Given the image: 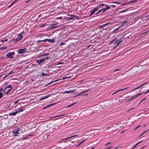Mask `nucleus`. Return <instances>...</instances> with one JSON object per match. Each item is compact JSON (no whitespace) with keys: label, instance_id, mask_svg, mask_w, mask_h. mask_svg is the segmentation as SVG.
Returning <instances> with one entry per match:
<instances>
[{"label":"nucleus","instance_id":"nucleus-1","mask_svg":"<svg viewBox=\"0 0 149 149\" xmlns=\"http://www.w3.org/2000/svg\"><path fill=\"white\" fill-rule=\"evenodd\" d=\"M18 37L15 39H12L10 41V42H14V43L20 40L22 38V36H21V34H19L18 36Z\"/></svg>","mask_w":149,"mask_h":149},{"label":"nucleus","instance_id":"nucleus-45","mask_svg":"<svg viewBox=\"0 0 149 149\" xmlns=\"http://www.w3.org/2000/svg\"><path fill=\"white\" fill-rule=\"evenodd\" d=\"M13 70H12L8 74V75H10L11 74L13 73Z\"/></svg>","mask_w":149,"mask_h":149},{"label":"nucleus","instance_id":"nucleus-56","mask_svg":"<svg viewBox=\"0 0 149 149\" xmlns=\"http://www.w3.org/2000/svg\"><path fill=\"white\" fill-rule=\"evenodd\" d=\"M141 87H142V86H141H141H139L136 87V88L137 89L140 88Z\"/></svg>","mask_w":149,"mask_h":149},{"label":"nucleus","instance_id":"nucleus-42","mask_svg":"<svg viewBox=\"0 0 149 149\" xmlns=\"http://www.w3.org/2000/svg\"><path fill=\"white\" fill-rule=\"evenodd\" d=\"M3 94L2 93L0 92V99L3 96Z\"/></svg>","mask_w":149,"mask_h":149},{"label":"nucleus","instance_id":"nucleus-26","mask_svg":"<svg viewBox=\"0 0 149 149\" xmlns=\"http://www.w3.org/2000/svg\"><path fill=\"white\" fill-rule=\"evenodd\" d=\"M24 110H25V108H22V109H20L19 111H17V112H18V113H19V112L22 111H24Z\"/></svg>","mask_w":149,"mask_h":149},{"label":"nucleus","instance_id":"nucleus-36","mask_svg":"<svg viewBox=\"0 0 149 149\" xmlns=\"http://www.w3.org/2000/svg\"><path fill=\"white\" fill-rule=\"evenodd\" d=\"M49 57H44V58H43L42 59H43V60H44V61L45 60L48 59H49Z\"/></svg>","mask_w":149,"mask_h":149},{"label":"nucleus","instance_id":"nucleus-7","mask_svg":"<svg viewBox=\"0 0 149 149\" xmlns=\"http://www.w3.org/2000/svg\"><path fill=\"white\" fill-rule=\"evenodd\" d=\"M98 10V8H97V7L94 8V9H93V10L91 12L90 14L88 16V17L91 16V15H92L94 14L95 13V12Z\"/></svg>","mask_w":149,"mask_h":149},{"label":"nucleus","instance_id":"nucleus-23","mask_svg":"<svg viewBox=\"0 0 149 149\" xmlns=\"http://www.w3.org/2000/svg\"><path fill=\"white\" fill-rule=\"evenodd\" d=\"M77 136V135H73V136H70V137L67 138H66L65 139H63L62 140V141L66 140H67L68 139H69L70 138H71L72 137H73L75 136Z\"/></svg>","mask_w":149,"mask_h":149},{"label":"nucleus","instance_id":"nucleus-13","mask_svg":"<svg viewBox=\"0 0 149 149\" xmlns=\"http://www.w3.org/2000/svg\"><path fill=\"white\" fill-rule=\"evenodd\" d=\"M106 8L104 7L103 8H102V10H103L104 11H105L107 10H109L111 8V6H109L108 5H107L106 6Z\"/></svg>","mask_w":149,"mask_h":149},{"label":"nucleus","instance_id":"nucleus-10","mask_svg":"<svg viewBox=\"0 0 149 149\" xmlns=\"http://www.w3.org/2000/svg\"><path fill=\"white\" fill-rule=\"evenodd\" d=\"M107 5L104 3L100 4L99 5H98L97 7L98 8V10L100 9H102L107 6Z\"/></svg>","mask_w":149,"mask_h":149},{"label":"nucleus","instance_id":"nucleus-29","mask_svg":"<svg viewBox=\"0 0 149 149\" xmlns=\"http://www.w3.org/2000/svg\"><path fill=\"white\" fill-rule=\"evenodd\" d=\"M127 10V9H125V10H124L120 11L119 12L120 13H123V12H126Z\"/></svg>","mask_w":149,"mask_h":149},{"label":"nucleus","instance_id":"nucleus-3","mask_svg":"<svg viewBox=\"0 0 149 149\" xmlns=\"http://www.w3.org/2000/svg\"><path fill=\"white\" fill-rule=\"evenodd\" d=\"M15 54V53L14 52H8L6 55V58H13V55H14Z\"/></svg>","mask_w":149,"mask_h":149},{"label":"nucleus","instance_id":"nucleus-6","mask_svg":"<svg viewBox=\"0 0 149 149\" xmlns=\"http://www.w3.org/2000/svg\"><path fill=\"white\" fill-rule=\"evenodd\" d=\"M57 24V23L56 24H51L50 25L51 26L49 27V28H48L47 29V30H50L54 29L58 27V26H55V25H56Z\"/></svg>","mask_w":149,"mask_h":149},{"label":"nucleus","instance_id":"nucleus-14","mask_svg":"<svg viewBox=\"0 0 149 149\" xmlns=\"http://www.w3.org/2000/svg\"><path fill=\"white\" fill-rule=\"evenodd\" d=\"M109 24V23H106L100 26L99 27V28L100 29H101L102 28H104L106 26H107Z\"/></svg>","mask_w":149,"mask_h":149},{"label":"nucleus","instance_id":"nucleus-61","mask_svg":"<svg viewBox=\"0 0 149 149\" xmlns=\"http://www.w3.org/2000/svg\"><path fill=\"white\" fill-rule=\"evenodd\" d=\"M111 143H107L106 144H105V146H107V145H108V144H110Z\"/></svg>","mask_w":149,"mask_h":149},{"label":"nucleus","instance_id":"nucleus-11","mask_svg":"<svg viewBox=\"0 0 149 149\" xmlns=\"http://www.w3.org/2000/svg\"><path fill=\"white\" fill-rule=\"evenodd\" d=\"M36 61V62L40 65H42L44 64V61L42 58L39 60H37Z\"/></svg>","mask_w":149,"mask_h":149},{"label":"nucleus","instance_id":"nucleus-32","mask_svg":"<svg viewBox=\"0 0 149 149\" xmlns=\"http://www.w3.org/2000/svg\"><path fill=\"white\" fill-rule=\"evenodd\" d=\"M137 1V0H133V1H130L128 2V3H134V2H136Z\"/></svg>","mask_w":149,"mask_h":149},{"label":"nucleus","instance_id":"nucleus-62","mask_svg":"<svg viewBox=\"0 0 149 149\" xmlns=\"http://www.w3.org/2000/svg\"><path fill=\"white\" fill-rule=\"evenodd\" d=\"M68 78V77H63L62 79H64L65 78Z\"/></svg>","mask_w":149,"mask_h":149},{"label":"nucleus","instance_id":"nucleus-22","mask_svg":"<svg viewBox=\"0 0 149 149\" xmlns=\"http://www.w3.org/2000/svg\"><path fill=\"white\" fill-rule=\"evenodd\" d=\"M17 1V0H15V1H14L13 2H12V3H11V4L10 5H9V6H8V8H10V7L11 6H12L15 3L16 1Z\"/></svg>","mask_w":149,"mask_h":149},{"label":"nucleus","instance_id":"nucleus-40","mask_svg":"<svg viewBox=\"0 0 149 149\" xmlns=\"http://www.w3.org/2000/svg\"><path fill=\"white\" fill-rule=\"evenodd\" d=\"M127 22V21H125L124 22H123L122 23V26H124V24H125V23Z\"/></svg>","mask_w":149,"mask_h":149},{"label":"nucleus","instance_id":"nucleus-16","mask_svg":"<svg viewBox=\"0 0 149 149\" xmlns=\"http://www.w3.org/2000/svg\"><path fill=\"white\" fill-rule=\"evenodd\" d=\"M18 113V112H17V111H16L15 112H12V113H9V115L10 116H15V115H16L17 113Z\"/></svg>","mask_w":149,"mask_h":149},{"label":"nucleus","instance_id":"nucleus-15","mask_svg":"<svg viewBox=\"0 0 149 149\" xmlns=\"http://www.w3.org/2000/svg\"><path fill=\"white\" fill-rule=\"evenodd\" d=\"M8 88H10L9 89L11 90L12 88V86L11 85H8L7 86L5 87L4 90V92H5L6 91V90Z\"/></svg>","mask_w":149,"mask_h":149},{"label":"nucleus","instance_id":"nucleus-59","mask_svg":"<svg viewBox=\"0 0 149 149\" xmlns=\"http://www.w3.org/2000/svg\"><path fill=\"white\" fill-rule=\"evenodd\" d=\"M136 89H137L136 88H135L132 89V91H135V90H136Z\"/></svg>","mask_w":149,"mask_h":149},{"label":"nucleus","instance_id":"nucleus-64","mask_svg":"<svg viewBox=\"0 0 149 149\" xmlns=\"http://www.w3.org/2000/svg\"><path fill=\"white\" fill-rule=\"evenodd\" d=\"M102 14L105 12V11H104V10H103L102 11Z\"/></svg>","mask_w":149,"mask_h":149},{"label":"nucleus","instance_id":"nucleus-49","mask_svg":"<svg viewBox=\"0 0 149 149\" xmlns=\"http://www.w3.org/2000/svg\"><path fill=\"white\" fill-rule=\"evenodd\" d=\"M65 43L61 42L60 43V45H63L65 44Z\"/></svg>","mask_w":149,"mask_h":149},{"label":"nucleus","instance_id":"nucleus-44","mask_svg":"<svg viewBox=\"0 0 149 149\" xmlns=\"http://www.w3.org/2000/svg\"><path fill=\"white\" fill-rule=\"evenodd\" d=\"M47 74H45V73H42V76H47Z\"/></svg>","mask_w":149,"mask_h":149},{"label":"nucleus","instance_id":"nucleus-52","mask_svg":"<svg viewBox=\"0 0 149 149\" xmlns=\"http://www.w3.org/2000/svg\"><path fill=\"white\" fill-rule=\"evenodd\" d=\"M146 99V97H145V98L143 99L142 100H141V102H143L144 100H145Z\"/></svg>","mask_w":149,"mask_h":149},{"label":"nucleus","instance_id":"nucleus-19","mask_svg":"<svg viewBox=\"0 0 149 149\" xmlns=\"http://www.w3.org/2000/svg\"><path fill=\"white\" fill-rule=\"evenodd\" d=\"M51 95V94L47 96H46L44 97H42L40 98V100H43L49 97Z\"/></svg>","mask_w":149,"mask_h":149},{"label":"nucleus","instance_id":"nucleus-37","mask_svg":"<svg viewBox=\"0 0 149 149\" xmlns=\"http://www.w3.org/2000/svg\"><path fill=\"white\" fill-rule=\"evenodd\" d=\"M65 114H62V115H59V116H56L54 117L62 116H65Z\"/></svg>","mask_w":149,"mask_h":149},{"label":"nucleus","instance_id":"nucleus-55","mask_svg":"<svg viewBox=\"0 0 149 149\" xmlns=\"http://www.w3.org/2000/svg\"><path fill=\"white\" fill-rule=\"evenodd\" d=\"M111 6V7L112 6L113 8H114L116 7V6L113 5H112Z\"/></svg>","mask_w":149,"mask_h":149},{"label":"nucleus","instance_id":"nucleus-17","mask_svg":"<svg viewBox=\"0 0 149 149\" xmlns=\"http://www.w3.org/2000/svg\"><path fill=\"white\" fill-rule=\"evenodd\" d=\"M129 87H127L126 88H123V89H120L119 90H118L116 91L115 92L113 93L112 94V95H114V94H116V93H117L118 92H120V91H122L123 90H125L127 88H128Z\"/></svg>","mask_w":149,"mask_h":149},{"label":"nucleus","instance_id":"nucleus-30","mask_svg":"<svg viewBox=\"0 0 149 149\" xmlns=\"http://www.w3.org/2000/svg\"><path fill=\"white\" fill-rule=\"evenodd\" d=\"M117 38H115L114 39H113L110 42L111 43H112L115 42L117 39Z\"/></svg>","mask_w":149,"mask_h":149},{"label":"nucleus","instance_id":"nucleus-2","mask_svg":"<svg viewBox=\"0 0 149 149\" xmlns=\"http://www.w3.org/2000/svg\"><path fill=\"white\" fill-rule=\"evenodd\" d=\"M20 131L19 128L18 127H15L13 130V132L14 134V136H18L17 134H19V132Z\"/></svg>","mask_w":149,"mask_h":149},{"label":"nucleus","instance_id":"nucleus-20","mask_svg":"<svg viewBox=\"0 0 149 149\" xmlns=\"http://www.w3.org/2000/svg\"><path fill=\"white\" fill-rule=\"evenodd\" d=\"M56 103H53L52 104H50L47 106L44 107H43V108H42V109H45L48 107H51V106H52L54 105V104H55Z\"/></svg>","mask_w":149,"mask_h":149},{"label":"nucleus","instance_id":"nucleus-35","mask_svg":"<svg viewBox=\"0 0 149 149\" xmlns=\"http://www.w3.org/2000/svg\"><path fill=\"white\" fill-rule=\"evenodd\" d=\"M102 9H100V10L97 13H96V14H97L99 13H100L101 12H102Z\"/></svg>","mask_w":149,"mask_h":149},{"label":"nucleus","instance_id":"nucleus-39","mask_svg":"<svg viewBox=\"0 0 149 149\" xmlns=\"http://www.w3.org/2000/svg\"><path fill=\"white\" fill-rule=\"evenodd\" d=\"M141 126V125H139L138 126H137L136 128H135L134 129V130H136V129H138L139 128V127H140Z\"/></svg>","mask_w":149,"mask_h":149},{"label":"nucleus","instance_id":"nucleus-18","mask_svg":"<svg viewBox=\"0 0 149 149\" xmlns=\"http://www.w3.org/2000/svg\"><path fill=\"white\" fill-rule=\"evenodd\" d=\"M75 90H72L71 91H65L64 92V93H73L74 92Z\"/></svg>","mask_w":149,"mask_h":149},{"label":"nucleus","instance_id":"nucleus-43","mask_svg":"<svg viewBox=\"0 0 149 149\" xmlns=\"http://www.w3.org/2000/svg\"><path fill=\"white\" fill-rule=\"evenodd\" d=\"M148 131V130H147L145 132H144L143 133L141 134L139 136V137H140L141 136H142L143 134H144L145 133H146V132H147Z\"/></svg>","mask_w":149,"mask_h":149},{"label":"nucleus","instance_id":"nucleus-46","mask_svg":"<svg viewBox=\"0 0 149 149\" xmlns=\"http://www.w3.org/2000/svg\"><path fill=\"white\" fill-rule=\"evenodd\" d=\"M112 3H118L119 4H120V2H118V1L112 2Z\"/></svg>","mask_w":149,"mask_h":149},{"label":"nucleus","instance_id":"nucleus-57","mask_svg":"<svg viewBox=\"0 0 149 149\" xmlns=\"http://www.w3.org/2000/svg\"><path fill=\"white\" fill-rule=\"evenodd\" d=\"M8 75V74L7 75H6V76H5V77H3V79H4V78H6V77H8V75Z\"/></svg>","mask_w":149,"mask_h":149},{"label":"nucleus","instance_id":"nucleus-27","mask_svg":"<svg viewBox=\"0 0 149 149\" xmlns=\"http://www.w3.org/2000/svg\"><path fill=\"white\" fill-rule=\"evenodd\" d=\"M7 48V47H1L0 48V50H3L4 49H6Z\"/></svg>","mask_w":149,"mask_h":149},{"label":"nucleus","instance_id":"nucleus-53","mask_svg":"<svg viewBox=\"0 0 149 149\" xmlns=\"http://www.w3.org/2000/svg\"><path fill=\"white\" fill-rule=\"evenodd\" d=\"M62 19V17H57V18H56V19Z\"/></svg>","mask_w":149,"mask_h":149},{"label":"nucleus","instance_id":"nucleus-8","mask_svg":"<svg viewBox=\"0 0 149 149\" xmlns=\"http://www.w3.org/2000/svg\"><path fill=\"white\" fill-rule=\"evenodd\" d=\"M122 37L121 38V39L117 40L114 43L115 44H117L114 47V48H116V47L118 46L119 45V44L122 42V40H121Z\"/></svg>","mask_w":149,"mask_h":149},{"label":"nucleus","instance_id":"nucleus-24","mask_svg":"<svg viewBox=\"0 0 149 149\" xmlns=\"http://www.w3.org/2000/svg\"><path fill=\"white\" fill-rule=\"evenodd\" d=\"M85 141H82L80 142L79 143L77 144L76 146V147H78L82 143Z\"/></svg>","mask_w":149,"mask_h":149},{"label":"nucleus","instance_id":"nucleus-21","mask_svg":"<svg viewBox=\"0 0 149 149\" xmlns=\"http://www.w3.org/2000/svg\"><path fill=\"white\" fill-rule=\"evenodd\" d=\"M91 88H90V89H88V90H86V91H84V92H82V93H80V94H77V95H75V96L74 97H77V96H79V95H81V94H83V93H85L86 92H87L88 91H89V90H91Z\"/></svg>","mask_w":149,"mask_h":149},{"label":"nucleus","instance_id":"nucleus-4","mask_svg":"<svg viewBox=\"0 0 149 149\" xmlns=\"http://www.w3.org/2000/svg\"><path fill=\"white\" fill-rule=\"evenodd\" d=\"M18 54H22L26 52V48L24 49H20L17 50Z\"/></svg>","mask_w":149,"mask_h":149},{"label":"nucleus","instance_id":"nucleus-58","mask_svg":"<svg viewBox=\"0 0 149 149\" xmlns=\"http://www.w3.org/2000/svg\"><path fill=\"white\" fill-rule=\"evenodd\" d=\"M3 91V88H0V92L2 91Z\"/></svg>","mask_w":149,"mask_h":149},{"label":"nucleus","instance_id":"nucleus-41","mask_svg":"<svg viewBox=\"0 0 149 149\" xmlns=\"http://www.w3.org/2000/svg\"><path fill=\"white\" fill-rule=\"evenodd\" d=\"M120 27H120H118V28L115 29L114 30H113V32L114 33H115L116 31V30H117Z\"/></svg>","mask_w":149,"mask_h":149},{"label":"nucleus","instance_id":"nucleus-34","mask_svg":"<svg viewBox=\"0 0 149 149\" xmlns=\"http://www.w3.org/2000/svg\"><path fill=\"white\" fill-rule=\"evenodd\" d=\"M58 80H55L54 81H52L51 83H49L47 84V85H45V86H47L48 85H50V84H51L52 83H53L55 81V82H56L57 81H58Z\"/></svg>","mask_w":149,"mask_h":149},{"label":"nucleus","instance_id":"nucleus-31","mask_svg":"<svg viewBox=\"0 0 149 149\" xmlns=\"http://www.w3.org/2000/svg\"><path fill=\"white\" fill-rule=\"evenodd\" d=\"M76 103V102H75V103H72L70 105H69V106H68V107H67V108H69V107H71V106H73V105H74V104H75Z\"/></svg>","mask_w":149,"mask_h":149},{"label":"nucleus","instance_id":"nucleus-48","mask_svg":"<svg viewBox=\"0 0 149 149\" xmlns=\"http://www.w3.org/2000/svg\"><path fill=\"white\" fill-rule=\"evenodd\" d=\"M44 42V41H43V40L37 41V42Z\"/></svg>","mask_w":149,"mask_h":149},{"label":"nucleus","instance_id":"nucleus-12","mask_svg":"<svg viewBox=\"0 0 149 149\" xmlns=\"http://www.w3.org/2000/svg\"><path fill=\"white\" fill-rule=\"evenodd\" d=\"M143 92L141 93H139V94H136V95H135L134 97H132L127 102L131 101V100H133L134 99L137 97H138L139 96L141 95Z\"/></svg>","mask_w":149,"mask_h":149},{"label":"nucleus","instance_id":"nucleus-28","mask_svg":"<svg viewBox=\"0 0 149 149\" xmlns=\"http://www.w3.org/2000/svg\"><path fill=\"white\" fill-rule=\"evenodd\" d=\"M11 90V89H8L7 90V91L6 90V91L4 92L6 94H8L9 93Z\"/></svg>","mask_w":149,"mask_h":149},{"label":"nucleus","instance_id":"nucleus-50","mask_svg":"<svg viewBox=\"0 0 149 149\" xmlns=\"http://www.w3.org/2000/svg\"><path fill=\"white\" fill-rule=\"evenodd\" d=\"M149 93V89L147 91L145 92L144 93V94H146L147 93Z\"/></svg>","mask_w":149,"mask_h":149},{"label":"nucleus","instance_id":"nucleus-9","mask_svg":"<svg viewBox=\"0 0 149 149\" xmlns=\"http://www.w3.org/2000/svg\"><path fill=\"white\" fill-rule=\"evenodd\" d=\"M43 41L44 42H47V41L48 42L51 43H54L55 42L54 40V38L52 39H46L44 40Z\"/></svg>","mask_w":149,"mask_h":149},{"label":"nucleus","instance_id":"nucleus-54","mask_svg":"<svg viewBox=\"0 0 149 149\" xmlns=\"http://www.w3.org/2000/svg\"><path fill=\"white\" fill-rule=\"evenodd\" d=\"M18 101H19V100H16V101H15V102H14L15 104L17 103Z\"/></svg>","mask_w":149,"mask_h":149},{"label":"nucleus","instance_id":"nucleus-33","mask_svg":"<svg viewBox=\"0 0 149 149\" xmlns=\"http://www.w3.org/2000/svg\"><path fill=\"white\" fill-rule=\"evenodd\" d=\"M49 54L48 53H44V54H42V56H47V55H48Z\"/></svg>","mask_w":149,"mask_h":149},{"label":"nucleus","instance_id":"nucleus-47","mask_svg":"<svg viewBox=\"0 0 149 149\" xmlns=\"http://www.w3.org/2000/svg\"><path fill=\"white\" fill-rule=\"evenodd\" d=\"M148 83V82H146V83H145L142 84V85H141V86L142 87V86H144V85L147 84Z\"/></svg>","mask_w":149,"mask_h":149},{"label":"nucleus","instance_id":"nucleus-63","mask_svg":"<svg viewBox=\"0 0 149 149\" xmlns=\"http://www.w3.org/2000/svg\"><path fill=\"white\" fill-rule=\"evenodd\" d=\"M112 147V146H111V147H109V148H106V149H109L110 148H111Z\"/></svg>","mask_w":149,"mask_h":149},{"label":"nucleus","instance_id":"nucleus-60","mask_svg":"<svg viewBox=\"0 0 149 149\" xmlns=\"http://www.w3.org/2000/svg\"><path fill=\"white\" fill-rule=\"evenodd\" d=\"M27 136H26V137L22 139V140H23L25 139H26L27 138Z\"/></svg>","mask_w":149,"mask_h":149},{"label":"nucleus","instance_id":"nucleus-51","mask_svg":"<svg viewBox=\"0 0 149 149\" xmlns=\"http://www.w3.org/2000/svg\"><path fill=\"white\" fill-rule=\"evenodd\" d=\"M120 70V69H116V70H114V72H116V71H119V70Z\"/></svg>","mask_w":149,"mask_h":149},{"label":"nucleus","instance_id":"nucleus-5","mask_svg":"<svg viewBox=\"0 0 149 149\" xmlns=\"http://www.w3.org/2000/svg\"><path fill=\"white\" fill-rule=\"evenodd\" d=\"M78 18V16L73 15H71L70 17H68L67 18L68 20L74 19H77Z\"/></svg>","mask_w":149,"mask_h":149},{"label":"nucleus","instance_id":"nucleus-38","mask_svg":"<svg viewBox=\"0 0 149 149\" xmlns=\"http://www.w3.org/2000/svg\"><path fill=\"white\" fill-rule=\"evenodd\" d=\"M45 24H42L40 26V27H43L45 26Z\"/></svg>","mask_w":149,"mask_h":149},{"label":"nucleus","instance_id":"nucleus-25","mask_svg":"<svg viewBox=\"0 0 149 149\" xmlns=\"http://www.w3.org/2000/svg\"><path fill=\"white\" fill-rule=\"evenodd\" d=\"M142 141H139L138 142L133 148H132V149H134L136 146L138 145Z\"/></svg>","mask_w":149,"mask_h":149}]
</instances>
